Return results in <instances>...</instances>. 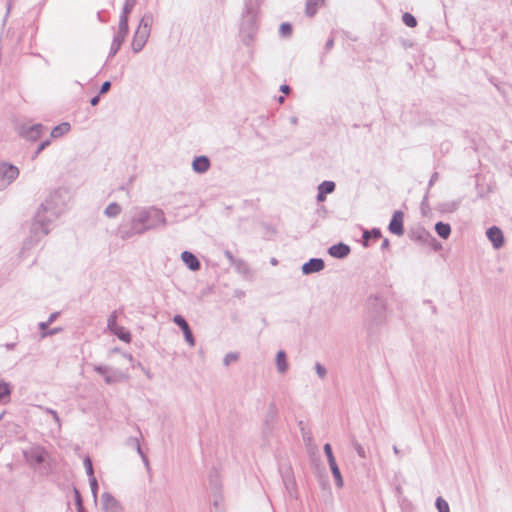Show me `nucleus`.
Wrapping results in <instances>:
<instances>
[{
  "instance_id": "1",
  "label": "nucleus",
  "mask_w": 512,
  "mask_h": 512,
  "mask_svg": "<svg viewBox=\"0 0 512 512\" xmlns=\"http://www.w3.org/2000/svg\"><path fill=\"white\" fill-rule=\"evenodd\" d=\"M166 225L167 220L162 209L156 206H137L131 210L129 222L122 223L118 227V235L121 239L126 240Z\"/></svg>"
},
{
  "instance_id": "2",
  "label": "nucleus",
  "mask_w": 512,
  "mask_h": 512,
  "mask_svg": "<svg viewBox=\"0 0 512 512\" xmlns=\"http://www.w3.org/2000/svg\"><path fill=\"white\" fill-rule=\"evenodd\" d=\"M57 194H52L38 208L34 221L31 225V239L25 243L29 245L32 241H39L40 238L49 233V225L58 218L62 210L57 207Z\"/></svg>"
},
{
  "instance_id": "3",
  "label": "nucleus",
  "mask_w": 512,
  "mask_h": 512,
  "mask_svg": "<svg viewBox=\"0 0 512 512\" xmlns=\"http://www.w3.org/2000/svg\"><path fill=\"white\" fill-rule=\"evenodd\" d=\"M387 319L386 301L382 296L367 298L364 311V326L369 336L375 335Z\"/></svg>"
},
{
  "instance_id": "4",
  "label": "nucleus",
  "mask_w": 512,
  "mask_h": 512,
  "mask_svg": "<svg viewBox=\"0 0 512 512\" xmlns=\"http://www.w3.org/2000/svg\"><path fill=\"white\" fill-rule=\"evenodd\" d=\"M258 0H247L245 4L246 12L243 16L240 26V37L244 45L249 46L257 33V12Z\"/></svg>"
},
{
  "instance_id": "5",
  "label": "nucleus",
  "mask_w": 512,
  "mask_h": 512,
  "mask_svg": "<svg viewBox=\"0 0 512 512\" xmlns=\"http://www.w3.org/2000/svg\"><path fill=\"white\" fill-rule=\"evenodd\" d=\"M153 21L154 17L151 12H146L140 19L131 43V48L134 53H139L146 45L151 33Z\"/></svg>"
},
{
  "instance_id": "6",
  "label": "nucleus",
  "mask_w": 512,
  "mask_h": 512,
  "mask_svg": "<svg viewBox=\"0 0 512 512\" xmlns=\"http://www.w3.org/2000/svg\"><path fill=\"white\" fill-rule=\"evenodd\" d=\"M129 32V25L125 23L124 19H119L118 31L114 36L113 41L111 43L110 51L108 58L114 57L119 51L121 45L125 41Z\"/></svg>"
},
{
  "instance_id": "7",
  "label": "nucleus",
  "mask_w": 512,
  "mask_h": 512,
  "mask_svg": "<svg viewBox=\"0 0 512 512\" xmlns=\"http://www.w3.org/2000/svg\"><path fill=\"white\" fill-rule=\"evenodd\" d=\"M107 327L109 331L117 336L120 340L129 343L131 341V334L123 326L117 324V311H113L107 319Z\"/></svg>"
},
{
  "instance_id": "8",
  "label": "nucleus",
  "mask_w": 512,
  "mask_h": 512,
  "mask_svg": "<svg viewBox=\"0 0 512 512\" xmlns=\"http://www.w3.org/2000/svg\"><path fill=\"white\" fill-rule=\"evenodd\" d=\"M19 175V169L8 163L0 164V189H5L10 185Z\"/></svg>"
},
{
  "instance_id": "9",
  "label": "nucleus",
  "mask_w": 512,
  "mask_h": 512,
  "mask_svg": "<svg viewBox=\"0 0 512 512\" xmlns=\"http://www.w3.org/2000/svg\"><path fill=\"white\" fill-rule=\"evenodd\" d=\"M47 456V452L42 447H33L24 451V457L30 464H42Z\"/></svg>"
},
{
  "instance_id": "10",
  "label": "nucleus",
  "mask_w": 512,
  "mask_h": 512,
  "mask_svg": "<svg viewBox=\"0 0 512 512\" xmlns=\"http://www.w3.org/2000/svg\"><path fill=\"white\" fill-rule=\"evenodd\" d=\"M403 218H404V214L402 211L398 210L393 213L391 221L388 226V229L392 234L397 235V236L403 235V233H404Z\"/></svg>"
},
{
  "instance_id": "11",
  "label": "nucleus",
  "mask_w": 512,
  "mask_h": 512,
  "mask_svg": "<svg viewBox=\"0 0 512 512\" xmlns=\"http://www.w3.org/2000/svg\"><path fill=\"white\" fill-rule=\"evenodd\" d=\"M173 322L182 330L185 340L190 346L195 345V339L193 333L185 320L181 315H175L173 318Z\"/></svg>"
},
{
  "instance_id": "12",
  "label": "nucleus",
  "mask_w": 512,
  "mask_h": 512,
  "mask_svg": "<svg viewBox=\"0 0 512 512\" xmlns=\"http://www.w3.org/2000/svg\"><path fill=\"white\" fill-rule=\"evenodd\" d=\"M325 263L321 258H311L309 261L302 265V273L304 275H310L312 273L320 272L324 269Z\"/></svg>"
},
{
  "instance_id": "13",
  "label": "nucleus",
  "mask_w": 512,
  "mask_h": 512,
  "mask_svg": "<svg viewBox=\"0 0 512 512\" xmlns=\"http://www.w3.org/2000/svg\"><path fill=\"white\" fill-rule=\"evenodd\" d=\"M487 238L491 241L495 249H499L504 244V235L500 228L492 226L486 231Z\"/></svg>"
},
{
  "instance_id": "14",
  "label": "nucleus",
  "mask_w": 512,
  "mask_h": 512,
  "mask_svg": "<svg viewBox=\"0 0 512 512\" xmlns=\"http://www.w3.org/2000/svg\"><path fill=\"white\" fill-rule=\"evenodd\" d=\"M101 500L105 512H122L120 503L110 493H103Z\"/></svg>"
},
{
  "instance_id": "15",
  "label": "nucleus",
  "mask_w": 512,
  "mask_h": 512,
  "mask_svg": "<svg viewBox=\"0 0 512 512\" xmlns=\"http://www.w3.org/2000/svg\"><path fill=\"white\" fill-rule=\"evenodd\" d=\"M328 253L334 258L343 259L349 255L350 247L347 244H344L341 242V243L332 245L328 249Z\"/></svg>"
},
{
  "instance_id": "16",
  "label": "nucleus",
  "mask_w": 512,
  "mask_h": 512,
  "mask_svg": "<svg viewBox=\"0 0 512 512\" xmlns=\"http://www.w3.org/2000/svg\"><path fill=\"white\" fill-rule=\"evenodd\" d=\"M211 166L207 156H197L192 162V168L196 173L203 174L209 170Z\"/></svg>"
},
{
  "instance_id": "17",
  "label": "nucleus",
  "mask_w": 512,
  "mask_h": 512,
  "mask_svg": "<svg viewBox=\"0 0 512 512\" xmlns=\"http://www.w3.org/2000/svg\"><path fill=\"white\" fill-rule=\"evenodd\" d=\"M44 126L42 124H34L32 126H29L27 128L23 127L22 134L29 140V141H36L40 138L42 132H43Z\"/></svg>"
},
{
  "instance_id": "18",
  "label": "nucleus",
  "mask_w": 512,
  "mask_h": 512,
  "mask_svg": "<svg viewBox=\"0 0 512 512\" xmlns=\"http://www.w3.org/2000/svg\"><path fill=\"white\" fill-rule=\"evenodd\" d=\"M181 259L191 271H197L201 267L200 261L192 252L183 251Z\"/></svg>"
},
{
  "instance_id": "19",
  "label": "nucleus",
  "mask_w": 512,
  "mask_h": 512,
  "mask_svg": "<svg viewBox=\"0 0 512 512\" xmlns=\"http://www.w3.org/2000/svg\"><path fill=\"white\" fill-rule=\"evenodd\" d=\"M12 394V385L0 378V404H7Z\"/></svg>"
},
{
  "instance_id": "20",
  "label": "nucleus",
  "mask_w": 512,
  "mask_h": 512,
  "mask_svg": "<svg viewBox=\"0 0 512 512\" xmlns=\"http://www.w3.org/2000/svg\"><path fill=\"white\" fill-rule=\"evenodd\" d=\"M276 366L279 373L284 374L288 370V362L285 351L279 350L276 354Z\"/></svg>"
},
{
  "instance_id": "21",
  "label": "nucleus",
  "mask_w": 512,
  "mask_h": 512,
  "mask_svg": "<svg viewBox=\"0 0 512 512\" xmlns=\"http://www.w3.org/2000/svg\"><path fill=\"white\" fill-rule=\"evenodd\" d=\"M324 4V0H307L306 1V7H305V13L309 17H313L316 13L319 7H321Z\"/></svg>"
},
{
  "instance_id": "22",
  "label": "nucleus",
  "mask_w": 512,
  "mask_h": 512,
  "mask_svg": "<svg viewBox=\"0 0 512 512\" xmlns=\"http://www.w3.org/2000/svg\"><path fill=\"white\" fill-rule=\"evenodd\" d=\"M209 485L215 493L221 488L220 475L216 469L211 470L209 473Z\"/></svg>"
},
{
  "instance_id": "23",
  "label": "nucleus",
  "mask_w": 512,
  "mask_h": 512,
  "mask_svg": "<svg viewBox=\"0 0 512 512\" xmlns=\"http://www.w3.org/2000/svg\"><path fill=\"white\" fill-rule=\"evenodd\" d=\"M435 231L439 237L447 239L451 234V227L448 223L439 221L435 224Z\"/></svg>"
},
{
  "instance_id": "24",
  "label": "nucleus",
  "mask_w": 512,
  "mask_h": 512,
  "mask_svg": "<svg viewBox=\"0 0 512 512\" xmlns=\"http://www.w3.org/2000/svg\"><path fill=\"white\" fill-rule=\"evenodd\" d=\"M137 0H125L120 19H124L125 23L128 24L129 14L136 5Z\"/></svg>"
},
{
  "instance_id": "25",
  "label": "nucleus",
  "mask_w": 512,
  "mask_h": 512,
  "mask_svg": "<svg viewBox=\"0 0 512 512\" xmlns=\"http://www.w3.org/2000/svg\"><path fill=\"white\" fill-rule=\"evenodd\" d=\"M337 487L343 486V478L336 461L328 463Z\"/></svg>"
},
{
  "instance_id": "26",
  "label": "nucleus",
  "mask_w": 512,
  "mask_h": 512,
  "mask_svg": "<svg viewBox=\"0 0 512 512\" xmlns=\"http://www.w3.org/2000/svg\"><path fill=\"white\" fill-rule=\"evenodd\" d=\"M122 211V207L116 203H110L104 210V214L109 218L117 217Z\"/></svg>"
},
{
  "instance_id": "27",
  "label": "nucleus",
  "mask_w": 512,
  "mask_h": 512,
  "mask_svg": "<svg viewBox=\"0 0 512 512\" xmlns=\"http://www.w3.org/2000/svg\"><path fill=\"white\" fill-rule=\"evenodd\" d=\"M70 130V124L67 122H63L57 126H55L51 131L52 138H58Z\"/></svg>"
},
{
  "instance_id": "28",
  "label": "nucleus",
  "mask_w": 512,
  "mask_h": 512,
  "mask_svg": "<svg viewBox=\"0 0 512 512\" xmlns=\"http://www.w3.org/2000/svg\"><path fill=\"white\" fill-rule=\"evenodd\" d=\"M112 373H108L104 376V380L106 384H113L116 382H120L126 378V376L120 371H111Z\"/></svg>"
},
{
  "instance_id": "29",
  "label": "nucleus",
  "mask_w": 512,
  "mask_h": 512,
  "mask_svg": "<svg viewBox=\"0 0 512 512\" xmlns=\"http://www.w3.org/2000/svg\"><path fill=\"white\" fill-rule=\"evenodd\" d=\"M335 187H336V185L333 181L325 180L319 184L318 191H321L323 194L327 195V194L334 192Z\"/></svg>"
},
{
  "instance_id": "30",
  "label": "nucleus",
  "mask_w": 512,
  "mask_h": 512,
  "mask_svg": "<svg viewBox=\"0 0 512 512\" xmlns=\"http://www.w3.org/2000/svg\"><path fill=\"white\" fill-rule=\"evenodd\" d=\"M374 238V239H379L381 237V231L380 229L378 228H373L372 230L370 231H365L363 233V238H364V246H368V243H367V240L368 238Z\"/></svg>"
},
{
  "instance_id": "31",
  "label": "nucleus",
  "mask_w": 512,
  "mask_h": 512,
  "mask_svg": "<svg viewBox=\"0 0 512 512\" xmlns=\"http://www.w3.org/2000/svg\"><path fill=\"white\" fill-rule=\"evenodd\" d=\"M402 21L406 26L410 28H414L417 26V20L411 13L405 12L402 15Z\"/></svg>"
},
{
  "instance_id": "32",
  "label": "nucleus",
  "mask_w": 512,
  "mask_h": 512,
  "mask_svg": "<svg viewBox=\"0 0 512 512\" xmlns=\"http://www.w3.org/2000/svg\"><path fill=\"white\" fill-rule=\"evenodd\" d=\"M279 34L283 38H288L292 34V25L288 22H284L280 25Z\"/></svg>"
},
{
  "instance_id": "33",
  "label": "nucleus",
  "mask_w": 512,
  "mask_h": 512,
  "mask_svg": "<svg viewBox=\"0 0 512 512\" xmlns=\"http://www.w3.org/2000/svg\"><path fill=\"white\" fill-rule=\"evenodd\" d=\"M438 512H450L449 505L442 497H438L435 502Z\"/></svg>"
},
{
  "instance_id": "34",
  "label": "nucleus",
  "mask_w": 512,
  "mask_h": 512,
  "mask_svg": "<svg viewBox=\"0 0 512 512\" xmlns=\"http://www.w3.org/2000/svg\"><path fill=\"white\" fill-rule=\"evenodd\" d=\"M352 446L360 458L367 457L364 447L356 439H352Z\"/></svg>"
},
{
  "instance_id": "35",
  "label": "nucleus",
  "mask_w": 512,
  "mask_h": 512,
  "mask_svg": "<svg viewBox=\"0 0 512 512\" xmlns=\"http://www.w3.org/2000/svg\"><path fill=\"white\" fill-rule=\"evenodd\" d=\"M238 358H239V354L238 353L230 352V353L225 355V357L223 359V363H224L225 366H229L231 362L237 361Z\"/></svg>"
},
{
  "instance_id": "36",
  "label": "nucleus",
  "mask_w": 512,
  "mask_h": 512,
  "mask_svg": "<svg viewBox=\"0 0 512 512\" xmlns=\"http://www.w3.org/2000/svg\"><path fill=\"white\" fill-rule=\"evenodd\" d=\"M84 467L86 469V473L89 477H94V471H93V465H92V460L89 456H87L85 459H84Z\"/></svg>"
},
{
  "instance_id": "37",
  "label": "nucleus",
  "mask_w": 512,
  "mask_h": 512,
  "mask_svg": "<svg viewBox=\"0 0 512 512\" xmlns=\"http://www.w3.org/2000/svg\"><path fill=\"white\" fill-rule=\"evenodd\" d=\"M323 449H324V453H325V455H326V457H327V461H328V463H331V462L336 461V460H335V457H334V455H333V452H332V447H331V445H330L329 443H326V444L324 445V448H323Z\"/></svg>"
},
{
  "instance_id": "38",
  "label": "nucleus",
  "mask_w": 512,
  "mask_h": 512,
  "mask_svg": "<svg viewBox=\"0 0 512 512\" xmlns=\"http://www.w3.org/2000/svg\"><path fill=\"white\" fill-rule=\"evenodd\" d=\"M315 368V371L317 373V375L321 378V379H324L327 375V369L319 362H317L314 366Z\"/></svg>"
},
{
  "instance_id": "39",
  "label": "nucleus",
  "mask_w": 512,
  "mask_h": 512,
  "mask_svg": "<svg viewBox=\"0 0 512 512\" xmlns=\"http://www.w3.org/2000/svg\"><path fill=\"white\" fill-rule=\"evenodd\" d=\"M94 371L101 375H107L112 371V369L105 365H94Z\"/></svg>"
},
{
  "instance_id": "40",
  "label": "nucleus",
  "mask_w": 512,
  "mask_h": 512,
  "mask_svg": "<svg viewBox=\"0 0 512 512\" xmlns=\"http://www.w3.org/2000/svg\"><path fill=\"white\" fill-rule=\"evenodd\" d=\"M277 410L274 404H271L268 408L266 422L273 421L276 418Z\"/></svg>"
},
{
  "instance_id": "41",
  "label": "nucleus",
  "mask_w": 512,
  "mask_h": 512,
  "mask_svg": "<svg viewBox=\"0 0 512 512\" xmlns=\"http://www.w3.org/2000/svg\"><path fill=\"white\" fill-rule=\"evenodd\" d=\"M89 483H90L91 492H92L94 498L96 499L97 491H98V483H97L96 478L95 477H89Z\"/></svg>"
},
{
  "instance_id": "42",
  "label": "nucleus",
  "mask_w": 512,
  "mask_h": 512,
  "mask_svg": "<svg viewBox=\"0 0 512 512\" xmlns=\"http://www.w3.org/2000/svg\"><path fill=\"white\" fill-rule=\"evenodd\" d=\"M45 412L50 414V416L53 417L55 423L60 427L61 426V421H60V418L58 416V413L54 410V409H51V408H45Z\"/></svg>"
},
{
  "instance_id": "43",
  "label": "nucleus",
  "mask_w": 512,
  "mask_h": 512,
  "mask_svg": "<svg viewBox=\"0 0 512 512\" xmlns=\"http://www.w3.org/2000/svg\"><path fill=\"white\" fill-rule=\"evenodd\" d=\"M49 145H50V141L49 140H45V141L41 142L39 144L37 150L35 151L34 157L38 156L39 153L42 152Z\"/></svg>"
},
{
  "instance_id": "44",
  "label": "nucleus",
  "mask_w": 512,
  "mask_h": 512,
  "mask_svg": "<svg viewBox=\"0 0 512 512\" xmlns=\"http://www.w3.org/2000/svg\"><path fill=\"white\" fill-rule=\"evenodd\" d=\"M74 493H75V504H76L77 508L82 509L83 504H82L81 495L77 489H74Z\"/></svg>"
},
{
  "instance_id": "45",
  "label": "nucleus",
  "mask_w": 512,
  "mask_h": 512,
  "mask_svg": "<svg viewBox=\"0 0 512 512\" xmlns=\"http://www.w3.org/2000/svg\"><path fill=\"white\" fill-rule=\"evenodd\" d=\"M111 88V82L110 81H105L101 87H100V91H99V94H105L107 93Z\"/></svg>"
},
{
  "instance_id": "46",
  "label": "nucleus",
  "mask_w": 512,
  "mask_h": 512,
  "mask_svg": "<svg viewBox=\"0 0 512 512\" xmlns=\"http://www.w3.org/2000/svg\"><path fill=\"white\" fill-rule=\"evenodd\" d=\"M60 331H62V328H53V329H50L48 330L47 332H43L41 337L44 338V337H47V336H50V335H54V334H57L59 333Z\"/></svg>"
},
{
  "instance_id": "47",
  "label": "nucleus",
  "mask_w": 512,
  "mask_h": 512,
  "mask_svg": "<svg viewBox=\"0 0 512 512\" xmlns=\"http://www.w3.org/2000/svg\"><path fill=\"white\" fill-rule=\"evenodd\" d=\"M301 431H302V438H303L304 442H306L307 444L310 443L312 441L311 433L308 431H305L303 428L301 429Z\"/></svg>"
},
{
  "instance_id": "48",
  "label": "nucleus",
  "mask_w": 512,
  "mask_h": 512,
  "mask_svg": "<svg viewBox=\"0 0 512 512\" xmlns=\"http://www.w3.org/2000/svg\"><path fill=\"white\" fill-rule=\"evenodd\" d=\"M127 444L133 448L140 444L139 439L137 437H130L127 439Z\"/></svg>"
},
{
  "instance_id": "49",
  "label": "nucleus",
  "mask_w": 512,
  "mask_h": 512,
  "mask_svg": "<svg viewBox=\"0 0 512 512\" xmlns=\"http://www.w3.org/2000/svg\"><path fill=\"white\" fill-rule=\"evenodd\" d=\"M135 449H136L137 453L141 456L144 463L146 465H148V459H147L146 455L143 453L140 444L138 446H136Z\"/></svg>"
},
{
  "instance_id": "50",
  "label": "nucleus",
  "mask_w": 512,
  "mask_h": 512,
  "mask_svg": "<svg viewBox=\"0 0 512 512\" xmlns=\"http://www.w3.org/2000/svg\"><path fill=\"white\" fill-rule=\"evenodd\" d=\"M284 483L286 485V488L289 490L290 495L292 496V489L294 488V481L293 480H284Z\"/></svg>"
},
{
  "instance_id": "51",
  "label": "nucleus",
  "mask_w": 512,
  "mask_h": 512,
  "mask_svg": "<svg viewBox=\"0 0 512 512\" xmlns=\"http://www.w3.org/2000/svg\"><path fill=\"white\" fill-rule=\"evenodd\" d=\"M334 46V38L333 37H330L326 43H325V49L326 51H329L330 49H332V47Z\"/></svg>"
},
{
  "instance_id": "52",
  "label": "nucleus",
  "mask_w": 512,
  "mask_h": 512,
  "mask_svg": "<svg viewBox=\"0 0 512 512\" xmlns=\"http://www.w3.org/2000/svg\"><path fill=\"white\" fill-rule=\"evenodd\" d=\"M49 325H50V324L48 323V321L40 322V323H39V328H40V330H42V333H43V332H47V331H48V326H49Z\"/></svg>"
},
{
  "instance_id": "53",
  "label": "nucleus",
  "mask_w": 512,
  "mask_h": 512,
  "mask_svg": "<svg viewBox=\"0 0 512 512\" xmlns=\"http://www.w3.org/2000/svg\"><path fill=\"white\" fill-rule=\"evenodd\" d=\"M439 174L434 172L429 180V186H432L438 180Z\"/></svg>"
},
{
  "instance_id": "54",
  "label": "nucleus",
  "mask_w": 512,
  "mask_h": 512,
  "mask_svg": "<svg viewBox=\"0 0 512 512\" xmlns=\"http://www.w3.org/2000/svg\"><path fill=\"white\" fill-rule=\"evenodd\" d=\"M58 316H59V312H54V313L50 314V316L47 320L48 323L52 324L57 319Z\"/></svg>"
},
{
  "instance_id": "55",
  "label": "nucleus",
  "mask_w": 512,
  "mask_h": 512,
  "mask_svg": "<svg viewBox=\"0 0 512 512\" xmlns=\"http://www.w3.org/2000/svg\"><path fill=\"white\" fill-rule=\"evenodd\" d=\"M325 199H326V194H323L321 191H318L317 201L318 202H323V201H325Z\"/></svg>"
},
{
  "instance_id": "56",
  "label": "nucleus",
  "mask_w": 512,
  "mask_h": 512,
  "mask_svg": "<svg viewBox=\"0 0 512 512\" xmlns=\"http://www.w3.org/2000/svg\"><path fill=\"white\" fill-rule=\"evenodd\" d=\"M100 101V96L97 95V96H94L91 100H90V103L92 106H96Z\"/></svg>"
},
{
  "instance_id": "57",
  "label": "nucleus",
  "mask_w": 512,
  "mask_h": 512,
  "mask_svg": "<svg viewBox=\"0 0 512 512\" xmlns=\"http://www.w3.org/2000/svg\"><path fill=\"white\" fill-rule=\"evenodd\" d=\"M390 246V242L387 238H385L383 241H382V244H381V249H388Z\"/></svg>"
},
{
  "instance_id": "58",
  "label": "nucleus",
  "mask_w": 512,
  "mask_h": 512,
  "mask_svg": "<svg viewBox=\"0 0 512 512\" xmlns=\"http://www.w3.org/2000/svg\"><path fill=\"white\" fill-rule=\"evenodd\" d=\"M290 90H291L290 87L286 84H284L280 87V91L283 92L284 94H288L290 92Z\"/></svg>"
},
{
  "instance_id": "59",
  "label": "nucleus",
  "mask_w": 512,
  "mask_h": 512,
  "mask_svg": "<svg viewBox=\"0 0 512 512\" xmlns=\"http://www.w3.org/2000/svg\"><path fill=\"white\" fill-rule=\"evenodd\" d=\"M225 256H226V258H227L230 262H233V261H234V256H233V254H232L229 250H226V251H225Z\"/></svg>"
},
{
  "instance_id": "60",
  "label": "nucleus",
  "mask_w": 512,
  "mask_h": 512,
  "mask_svg": "<svg viewBox=\"0 0 512 512\" xmlns=\"http://www.w3.org/2000/svg\"><path fill=\"white\" fill-rule=\"evenodd\" d=\"M393 452L396 454V455H399L400 454V451L398 449V447L396 445L393 446Z\"/></svg>"
},
{
  "instance_id": "61",
  "label": "nucleus",
  "mask_w": 512,
  "mask_h": 512,
  "mask_svg": "<svg viewBox=\"0 0 512 512\" xmlns=\"http://www.w3.org/2000/svg\"><path fill=\"white\" fill-rule=\"evenodd\" d=\"M144 373H145V375H146L149 379H151V378H152L151 373L149 372V370H144Z\"/></svg>"
},
{
  "instance_id": "62",
  "label": "nucleus",
  "mask_w": 512,
  "mask_h": 512,
  "mask_svg": "<svg viewBox=\"0 0 512 512\" xmlns=\"http://www.w3.org/2000/svg\"><path fill=\"white\" fill-rule=\"evenodd\" d=\"M291 123L297 124V117H291Z\"/></svg>"
},
{
  "instance_id": "63",
  "label": "nucleus",
  "mask_w": 512,
  "mask_h": 512,
  "mask_svg": "<svg viewBox=\"0 0 512 512\" xmlns=\"http://www.w3.org/2000/svg\"><path fill=\"white\" fill-rule=\"evenodd\" d=\"M278 101H279L280 103H283V102L285 101V98H284L283 96H280V97L278 98Z\"/></svg>"
},
{
  "instance_id": "64",
  "label": "nucleus",
  "mask_w": 512,
  "mask_h": 512,
  "mask_svg": "<svg viewBox=\"0 0 512 512\" xmlns=\"http://www.w3.org/2000/svg\"><path fill=\"white\" fill-rule=\"evenodd\" d=\"M77 511H78V512H86V511H85V509H84V507H82V509L77 508Z\"/></svg>"
}]
</instances>
